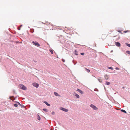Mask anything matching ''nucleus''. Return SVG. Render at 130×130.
<instances>
[{
	"instance_id": "4468645a",
	"label": "nucleus",
	"mask_w": 130,
	"mask_h": 130,
	"mask_svg": "<svg viewBox=\"0 0 130 130\" xmlns=\"http://www.w3.org/2000/svg\"><path fill=\"white\" fill-rule=\"evenodd\" d=\"M106 84L107 85H109L110 84V83L109 82H106Z\"/></svg>"
},
{
	"instance_id": "f8f14e48",
	"label": "nucleus",
	"mask_w": 130,
	"mask_h": 130,
	"mask_svg": "<svg viewBox=\"0 0 130 130\" xmlns=\"http://www.w3.org/2000/svg\"><path fill=\"white\" fill-rule=\"evenodd\" d=\"M85 69L87 71L88 73H89L90 72V70L89 69H88L87 68H85Z\"/></svg>"
},
{
	"instance_id": "9d476101",
	"label": "nucleus",
	"mask_w": 130,
	"mask_h": 130,
	"mask_svg": "<svg viewBox=\"0 0 130 130\" xmlns=\"http://www.w3.org/2000/svg\"><path fill=\"white\" fill-rule=\"evenodd\" d=\"M54 94L56 96H60V95H59L58 93H57V92H54Z\"/></svg>"
},
{
	"instance_id": "423d86ee",
	"label": "nucleus",
	"mask_w": 130,
	"mask_h": 130,
	"mask_svg": "<svg viewBox=\"0 0 130 130\" xmlns=\"http://www.w3.org/2000/svg\"><path fill=\"white\" fill-rule=\"evenodd\" d=\"M73 95L75 96H76L77 98H79V95L77 94L76 93L74 92L73 93Z\"/></svg>"
},
{
	"instance_id": "cd10ccee",
	"label": "nucleus",
	"mask_w": 130,
	"mask_h": 130,
	"mask_svg": "<svg viewBox=\"0 0 130 130\" xmlns=\"http://www.w3.org/2000/svg\"><path fill=\"white\" fill-rule=\"evenodd\" d=\"M55 113L54 112H52V115H54L55 114Z\"/></svg>"
},
{
	"instance_id": "f3484780",
	"label": "nucleus",
	"mask_w": 130,
	"mask_h": 130,
	"mask_svg": "<svg viewBox=\"0 0 130 130\" xmlns=\"http://www.w3.org/2000/svg\"><path fill=\"white\" fill-rule=\"evenodd\" d=\"M43 110L44 111H45L46 112H47V109H46V108H44L43 109Z\"/></svg>"
},
{
	"instance_id": "a878e982",
	"label": "nucleus",
	"mask_w": 130,
	"mask_h": 130,
	"mask_svg": "<svg viewBox=\"0 0 130 130\" xmlns=\"http://www.w3.org/2000/svg\"><path fill=\"white\" fill-rule=\"evenodd\" d=\"M13 96H10L9 97V98L10 99L12 100L11 98H13Z\"/></svg>"
},
{
	"instance_id": "393cba45",
	"label": "nucleus",
	"mask_w": 130,
	"mask_h": 130,
	"mask_svg": "<svg viewBox=\"0 0 130 130\" xmlns=\"http://www.w3.org/2000/svg\"><path fill=\"white\" fill-rule=\"evenodd\" d=\"M128 30L125 31H124V32L125 33H126V32H128Z\"/></svg>"
},
{
	"instance_id": "2f4dec72",
	"label": "nucleus",
	"mask_w": 130,
	"mask_h": 130,
	"mask_svg": "<svg viewBox=\"0 0 130 130\" xmlns=\"http://www.w3.org/2000/svg\"><path fill=\"white\" fill-rule=\"evenodd\" d=\"M18 102V103L19 105H20V104L18 102Z\"/></svg>"
},
{
	"instance_id": "7ed1b4c3",
	"label": "nucleus",
	"mask_w": 130,
	"mask_h": 130,
	"mask_svg": "<svg viewBox=\"0 0 130 130\" xmlns=\"http://www.w3.org/2000/svg\"><path fill=\"white\" fill-rule=\"evenodd\" d=\"M90 107L93 108L94 110H97L98 108L95 106L93 104H91L90 105Z\"/></svg>"
},
{
	"instance_id": "1a4fd4ad",
	"label": "nucleus",
	"mask_w": 130,
	"mask_h": 130,
	"mask_svg": "<svg viewBox=\"0 0 130 130\" xmlns=\"http://www.w3.org/2000/svg\"><path fill=\"white\" fill-rule=\"evenodd\" d=\"M104 77L105 78L106 80H107L108 79L109 76L107 75H105L104 76Z\"/></svg>"
},
{
	"instance_id": "9b49d317",
	"label": "nucleus",
	"mask_w": 130,
	"mask_h": 130,
	"mask_svg": "<svg viewBox=\"0 0 130 130\" xmlns=\"http://www.w3.org/2000/svg\"><path fill=\"white\" fill-rule=\"evenodd\" d=\"M44 103H45L47 105L49 106H50V105L48 104L47 102L45 101L44 102Z\"/></svg>"
},
{
	"instance_id": "c756f323",
	"label": "nucleus",
	"mask_w": 130,
	"mask_h": 130,
	"mask_svg": "<svg viewBox=\"0 0 130 130\" xmlns=\"http://www.w3.org/2000/svg\"><path fill=\"white\" fill-rule=\"evenodd\" d=\"M18 29L19 30H20V27Z\"/></svg>"
},
{
	"instance_id": "5701e85b",
	"label": "nucleus",
	"mask_w": 130,
	"mask_h": 130,
	"mask_svg": "<svg viewBox=\"0 0 130 130\" xmlns=\"http://www.w3.org/2000/svg\"><path fill=\"white\" fill-rule=\"evenodd\" d=\"M14 106L15 107H17L18 106V105L17 104H14Z\"/></svg>"
},
{
	"instance_id": "412c9836",
	"label": "nucleus",
	"mask_w": 130,
	"mask_h": 130,
	"mask_svg": "<svg viewBox=\"0 0 130 130\" xmlns=\"http://www.w3.org/2000/svg\"><path fill=\"white\" fill-rule=\"evenodd\" d=\"M126 44L127 46L130 47V44H128V43H126Z\"/></svg>"
},
{
	"instance_id": "f704fd0d",
	"label": "nucleus",
	"mask_w": 130,
	"mask_h": 130,
	"mask_svg": "<svg viewBox=\"0 0 130 130\" xmlns=\"http://www.w3.org/2000/svg\"><path fill=\"white\" fill-rule=\"evenodd\" d=\"M123 88H124V87H123Z\"/></svg>"
},
{
	"instance_id": "39448f33",
	"label": "nucleus",
	"mask_w": 130,
	"mask_h": 130,
	"mask_svg": "<svg viewBox=\"0 0 130 130\" xmlns=\"http://www.w3.org/2000/svg\"><path fill=\"white\" fill-rule=\"evenodd\" d=\"M60 109L65 112H67L68 111V110L67 109L63 107H61Z\"/></svg>"
},
{
	"instance_id": "aec40b11",
	"label": "nucleus",
	"mask_w": 130,
	"mask_h": 130,
	"mask_svg": "<svg viewBox=\"0 0 130 130\" xmlns=\"http://www.w3.org/2000/svg\"><path fill=\"white\" fill-rule=\"evenodd\" d=\"M38 120H40V119H41V118H40V116H39L38 115Z\"/></svg>"
},
{
	"instance_id": "6ab92c4d",
	"label": "nucleus",
	"mask_w": 130,
	"mask_h": 130,
	"mask_svg": "<svg viewBox=\"0 0 130 130\" xmlns=\"http://www.w3.org/2000/svg\"><path fill=\"white\" fill-rule=\"evenodd\" d=\"M108 69H111V70H113V68H112L110 67H108Z\"/></svg>"
},
{
	"instance_id": "473e14b6",
	"label": "nucleus",
	"mask_w": 130,
	"mask_h": 130,
	"mask_svg": "<svg viewBox=\"0 0 130 130\" xmlns=\"http://www.w3.org/2000/svg\"><path fill=\"white\" fill-rule=\"evenodd\" d=\"M22 26V25H21L20 26V27H21Z\"/></svg>"
},
{
	"instance_id": "ddd939ff",
	"label": "nucleus",
	"mask_w": 130,
	"mask_h": 130,
	"mask_svg": "<svg viewBox=\"0 0 130 130\" xmlns=\"http://www.w3.org/2000/svg\"><path fill=\"white\" fill-rule=\"evenodd\" d=\"M98 81L100 82H101L102 81V80L100 78H98Z\"/></svg>"
},
{
	"instance_id": "7c9ffc66",
	"label": "nucleus",
	"mask_w": 130,
	"mask_h": 130,
	"mask_svg": "<svg viewBox=\"0 0 130 130\" xmlns=\"http://www.w3.org/2000/svg\"><path fill=\"white\" fill-rule=\"evenodd\" d=\"M118 31L120 32H121V31Z\"/></svg>"
},
{
	"instance_id": "f03ea898",
	"label": "nucleus",
	"mask_w": 130,
	"mask_h": 130,
	"mask_svg": "<svg viewBox=\"0 0 130 130\" xmlns=\"http://www.w3.org/2000/svg\"><path fill=\"white\" fill-rule=\"evenodd\" d=\"M32 43L35 45L39 47L40 46V45L39 43L36 41H33Z\"/></svg>"
},
{
	"instance_id": "bb28decb",
	"label": "nucleus",
	"mask_w": 130,
	"mask_h": 130,
	"mask_svg": "<svg viewBox=\"0 0 130 130\" xmlns=\"http://www.w3.org/2000/svg\"><path fill=\"white\" fill-rule=\"evenodd\" d=\"M116 70H119V69L118 68H117V67L116 68Z\"/></svg>"
},
{
	"instance_id": "a211bd4d",
	"label": "nucleus",
	"mask_w": 130,
	"mask_h": 130,
	"mask_svg": "<svg viewBox=\"0 0 130 130\" xmlns=\"http://www.w3.org/2000/svg\"><path fill=\"white\" fill-rule=\"evenodd\" d=\"M75 55H78L77 52V51L76 50H75Z\"/></svg>"
},
{
	"instance_id": "c9c22d12",
	"label": "nucleus",
	"mask_w": 130,
	"mask_h": 130,
	"mask_svg": "<svg viewBox=\"0 0 130 130\" xmlns=\"http://www.w3.org/2000/svg\"><path fill=\"white\" fill-rule=\"evenodd\" d=\"M41 130H42V129H41Z\"/></svg>"
},
{
	"instance_id": "f257e3e1",
	"label": "nucleus",
	"mask_w": 130,
	"mask_h": 130,
	"mask_svg": "<svg viewBox=\"0 0 130 130\" xmlns=\"http://www.w3.org/2000/svg\"><path fill=\"white\" fill-rule=\"evenodd\" d=\"M20 88L22 89L25 90L26 89V87L24 85H19Z\"/></svg>"
},
{
	"instance_id": "72a5a7b5",
	"label": "nucleus",
	"mask_w": 130,
	"mask_h": 130,
	"mask_svg": "<svg viewBox=\"0 0 130 130\" xmlns=\"http://www.w3.org/2000/svg\"><path fill=\"white\" fill-rule=\"evenodd\" d=\"M112 51H112L111 52H112Z\"/></svg>"
},
{
	"instance_id": "0eeeda50",
	"label": "nucleus",
	"mask_w": 130,
	"mask_h": 130,
	"mask_svg": "<svg viewBox=\"0 0 130 130\" xmlns=\"http://www.w3.org/2000/svg\"><path fill=\"white\" fill-rule=\"evenodd\" d=\"M115 44L116 45L118 46L119 47L120 46L121 44L120 43L118 42H115Z\"/></svg>"
},
{
	"instance_id": "b1692460",
	"label": "nucleus",
	"mask_w": 130,
	"mask_h": 130,
	"mask_svg": "<svg viewBox=\"0 0 130 130\" xmlns=\"http://www.w3.org/2000/svg\"><path fill=\"white\" fill-rule=\"evenodd\" d=\"M84 53H80V54L81 55H84Z\"/></svg>"
},
{
	"instance_id": "2eb2a0df",
	"label": "nucleus",
	"mask_w": 130,
	"mask_h": 130,
	"mask_svg": "<svg viewBox=\"0 0 130 130\" xmlns=\"http://www.w3.org/2000/svg\"><path fill=\"white\" fill-rule=\"evenodd\" d=\"M121 111L122 112H123L124 113H126V111L122 109L121 110Z\"/></svg>"
},
{
	"instance_id": "6e6552de",
	"label": "nucleus",
	"mask_w": 130,
	"mask_h": 130,
	"mask_svg": "<svg viewBox=\"0 0 130 130\" xmlns=\"http://www.w3.org/2000/svg\"><path fill=\"white\" fill-rule=\"evenodd\" d=\"M77 91L79 92L81 94H83V91L79 89H77Z\"/></svg>"
},
{
	"instance_id": "20e7f679",
	"label": "nucleus",
	"mask_w": 130,
	"mask_h": 130,
	"mask_svg": "<svg viewBox=\"0 0 130 130\" xmlns=\"http://www.w3.org/2000/svg\"><path fill=\"white\" fill-rule=\"evenodd\" d=\"M32 85L34 86L36 88L38 87L39 86V85L36 83H33Z\"/></svg>"
},
{
	"instance_id": "dca6fc26",
	"label": "nucleus",
	"mask_w": 130,
	"mask_h": 130,
	"mask_svg": "<svg viewBox=\"0 0 130 130\" xmlns=\"http://www.w3.org/2000/svg\"><path fill=\"white\" fill-rule=\"evenodd\" d=\"M126 53L127 54H128L130 55V51H126Z\"/></svg>"
},
{
	"instance_id": "4be33fe9",
	"label": "nucleus",
	"mask_w": 130,
	"mask_h": 130,
	"mask_svg": "<svg viewBox=\"0 0 130 130\" xmlns=\"http://www.w3.org/2000/svg\"><path fill=\"white\" fill-rule=\"evenodd\" d=\"M50 52H51V53L52 54H53V51H52V50H50Z\"/></svg>"
},
{
	"instance_id": "c85d7f7f",
	"label": "nucleus",
	"mask_w": 130,
	"mask_h": 130,
	"mask_svg": "<svg viewBox=\"0 0 130 130\" xmlns=\"http://www.w3.org/2000/svg\"><path fill=\"white\" fill-rule=\"evenodd\" d=\"M62 61L63 62H64L65 61V60H64V59H62Z\"/></svg>"
}]
</instances>
